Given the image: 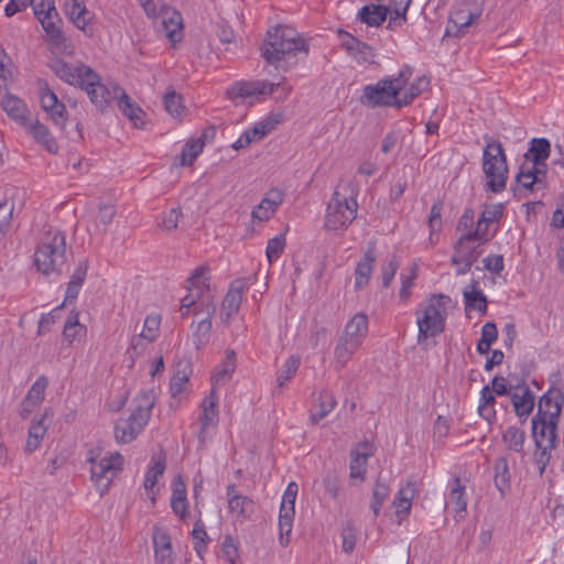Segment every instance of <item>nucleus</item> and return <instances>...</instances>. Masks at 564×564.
<instances>
[{
    "instance_id": "nucleus-27",
    "label": "nucleus",
    "mask_w": 564,
    "mask_h": 564,
    "mask_svg": "<svg viewBox=\"0 0 564 564\" xmlns=\"http://www.w3.org/2000/svg\"><path fill=\"white\" fill-rule=\"evenodd\" d=\"M191 314H194L198 318L196 323L192 324V336L196 349H199L209 341L212 318L215 313L208 314L205 308H196L192 310Z\"/></svg>"
},
{
    "instance_id": "nucleus-39",
    "label": "nucleus",
    "mask_w": 564,
    "mask_h": 564,
    "mask_svg": "<svg viewBox=\"0 0 564 564\" xmlns=\"http://www.w3.org/2000/svg\"><path fill=\"white\" fill-rule=\"evenodd\" d=\"M415 497V487L412 482L403 485L395 499L393 500V508L395 510V517L398 522L401 523L405 519L411 510L412 501Z\"/></svg>"
},
{
    "instance_id": "nucleus-52",
    "label": "nucleus",
    "mask_w": 564,
    "mask_h": 564,
    "mask_svg": "<svg viewBox=\"0 0 564 564\" xmlns=\"http://www.w3.org/2000/svg\"><path fill=\"white\" fill-rule=\"evenodd\" d=\"M495 403L496 394H494V391L490 390V387L487 384L480 392L478 413L489 423L496 417Z\"/></svg>"
},
{
    "instance_id": "nucleus-5",
    "label": "nucleus",
    "mask_w": 564,
    "mask_h": 564,
    "mask_svg": "<svg viewBox=\"0 0 564 564\" xmlns=\"http://www.w3.org/2000/svg\"><path fill=\"white\" fill-rule=\"evenodd\" d=\"M154 403L155 397L150 390L141 391L137 395L130 415L116 422L115 438L118 443H130L143 431Z\"/></svg>"
},
{
    "instance_id": "nucleus-56",
    "label": "nucleus",
    "mask_w": 564,
    "mask_h": 564,
    "mask_svg": "<svg viewBox=\"0 0 564 564\" xmlns=\"http://www.w3.org/2000/svg\"><path fill=\"white\" fill-rule=\"evenodd\" d=\"M236 369L235 352L228 351L226 359L217 367L213 375L214 384H225L229 381Z\"/></svg>"
},
{
    "instance_id": "nucleus-8",
    "label": "nucleus",
    "mask_w": 564,
    "mask_h": 564,
    "mask_svg": "<svg viewBox=\"0 0 564 564\" xmlns=\"http://www.w3.org/2000/svg\"><path fill=\"white\" fill-rule=\"evenodd\" d=\"M90 477L102 495L112 479L122 469L123 458L118 452L102 454L100 449L89 452Z\"/></svg>"
},
{
    "instance_id": "nucleus-22",
    "label": "nucleus",
    "mask_w": 564,
    "mask_h": 564,
    "mask_svg": "<svg viewBox=\"0 0 564 564\" xmlns=\"http://www.w3.org/2000/svg\"><path fill=\"white\" fill-rule=\"evenodd\" d=\"M51 68L63 82L79 86L80 88L86 83V70L91 69L84 64L70 65L62 58H54L51 63Z\"/></svg>"
},
{
    "instance_id": "nucleus-49",
    "label": "nucleus",
    "mask_w": 564,
    "mask_h": 564,
    "mask_svg": "<svg viewBox=\"0 0 564 564\" xmlns=\"http://www.w3.org/2000/svg\"><path fill=\"white\" fill-rule=\"evenodd\" d=\"M48 414V410H45L44 414L39 421H33L28 433V438L25 443V452L33 453L36 451L45 434H46V426L43 424V421L45 416Z\"/></svg>"
},
{
    "instance_id": "nucleus-59",
    "label": "nucleus",
    "mask_w": 564,
    "mask_h": 564,
    "mask_svg": "<svg viewBox=\"0 0 564 564\" xmlns=\"http://www.w3.org/2000/svg\"><path fill=\"white\" fill-rule=\"evenodd\" d=\"M390 494L389 486L381 481L380 479L377 480L373 490H372V500H371V510L373 511L375 516H378L381 509L382 503L388 498Z\"/></svg>"
},
{
    "instance_id": "nucleus-6",
    "label": "nucleus",
    "mask_w": 564,
    "mask_h": 564,
    "mask_svg": "<svg viewBox=\"0 0 564 564\" xmlns=\"http://www.w3.org/2000/svg\"><path fill=\"white\" fill-rule=\"evenodd\" d=\"M66 262L65 235L56 229L43 234L34 252V263L43 274L61 272Z\"/></svg>"
},
{
    "instance_id": "nucleus-60",
    "label": "nucleus",
    "mask_w": 564,
    "mask_h": 564,
    "mask_svg": "<svg viewBox=\"0 0 564 564\" xmlns=\"http://www.w3.org/2000/svg\"><path fill=\"white\" fill-rule=\"evenodd\" d=\"M13 212L14 202L12 199L6 198L0 203V238L10 229Z\"/></svg>"
},
{
    "instance_id": "nucleus-11",
    "label": "nucleus",
    "mask_w": 564,
    "mask_h": 564,
    "mask_svg": "<svg viewBox=\"0 0 564 564\" xmlns=\"http://www.w3.org/2000/svg\"><path fill=\"white\" fill-rule=\"evenodd\" d=\"M562 405L563 395L561 391L551 390L545 393L540 399L536 414L532 417V429H534L535 422L538 430L556 433Z\"/></svg>"
},
{
    "instance_id": "nucleus-37",
    "label": "nucleus",
    "mask_w": 564,
    "mask_h": 564,
    "mask_svg": "<svg viewBox=\"0 0 564 564\" xmlns=\"http://www.w3.org/2000/svg\"><path fill=\"white\" fill-rule=\"evenodd\" d=\"M376 261L373 248L368 249L362 258L358 261L355 270V289L361 290L366 288L370 281Z\"/></svg>"
},
{
    "instance_id": "nucleus-2",
    "label": "nucleus",
    "mask_w": 564,
    "mask_h": 564,
    "mask_svg": "<svg viewBox=\"0 0 564 564\" xmlns=\"http://www.w3.org/2000/svg\"><path fill=\"white\" fill-rule=\"evenodd\" d=\"M359 194L358 182L352 178L341 180L327 206L324 219V228L329 231L345 230L356 218Z\"/></svg>"
},
{
    "instance_id": "nucleus-24",
    "label": "nucleus",
    "mask_w": 564,
    "mask_h": 564,
    "mask_svg": "<svg viewBox=\"0 0 564 564\" xmlns=\"http://www.w3.org/2000/svg\"><path fill=\"white\" fill-rule=\"evenodd\" d=\"M65 14L70 22L80 31H90L94 21V13L89 11L82 0H66L64 3Z\"/></svg>"
},
{
    "instance_id": "nucleus-38",
    "label": "nucleus",
    "mask_w": 564,
    "mask_h": 564,
    "mask_svg": "<svg viewBox=\"0 0 564 564\" xmlns=\"http://www.w3.org/2000/svg\"><path fill=\"white\" fill-rule=\"evenodd\" d=\"M336 406V400L332 392L327 390L321 391L315 398L312 405L310 420L312 423L317 424L326 417Z\"/></svg>"
},
{
    "instance_id": "nucleus-62",
    "label": "nucleus",
    "mask_w": 564,
    "mask_h": 564,
    "mask_svg": "<svg viewBox=\"0 0 564 564\" xmlns=\"http://www.w3.org/2000/svg\"><path fill=\"white\" fill-rule=\"evenodd\" d=\"M204 143L200 140L186 142L181 153V165H191L203 151Z\"/></svg>"
},
{
    "instance_id": "nucleus-18",
    "label": "nucleus",
    "mask_w": 564,
    "mask_h": 564,
    "mask_svg": "<svg viewBox=\"0 0 564 564\" xmlns=\"http://www.w3.org/2000/svg\"><path fill=\"white\" fill-rule=\"evenodd\" d=\"M534 440L533 462L538 466L540 475H542L550 463L552 451L555 448L557 436L554 432L538 430L534 424L532 429Z\"/></svg>"
},
{
    "instance_id": "nucleus-33",
    "label": "nucleus",
    "mask_w": 564,
    "mask_h": 564,
    "mask_svg": "<svg viewBox=\"0 0 564 564\" xmlns=\"http://www.w3.org/2000/svg\"><path fill=\"white\" fill-rule=\"evenodd\" d=\"M343 47L347 54L358 63H372L376 56L375 48L361 41L360 37H346Z\"/></svg>"
},
{
    "instance_id": "nucleus-35",
    "label": "nucleus",
    "mask_w": 564,
    "mask_h": 564,
    "mask_svg": "<svg viewBox=\"0 0 564 564\" xmlns=\"http://www.w3.org/2000/svg\"><path fill=\"white\" fill-rule=\"evenodd\" d=\"M192 367L188 362L180 364L177 370L171 379V394L173 399H184L191 390L189 377Z\"/></svg>"
},
{
    "instance_id": "nucleus-51",
    "label": "nucleus",
    "mask_w": 564,
    "mask_h": 564,
    "mask_svg": "<svg viewBox=\"0 0 564 564\" xmlns=\"http://www.w3.org/2000/svg\"><path fill=\"white\" fill-rule=\"evenodd\" d=\"M464 299L466 303V307L469 310H476L481 314L486 313L487 310V300L480 290L477 288L476 282H471L464 290Z\"/></svg>"
},
{
    "instance_id": "nucleus-7",
    "label": "nucleus",
    "mask_w": 564,
    "mask_h": 564,
    "mask_svg": "<svg viewBox=\"0 0 564 564\" xmlns=\"http://www.w3.org/2000/svg\"><path fill=\"white\" fill-rule=\"evenodd\" d=\"M451 308V297L443 294L432 295L423 302L416 312L419 339L441 334Z\"/></svg>"
},
{
    "instance_id": "nucleus-12",
    "label": "nucleus",
    "mask_w": 564,
    "mask_h": 564,
    "mask_svg": "<svg viewBox=\"0 0 564 564\" xmlns=\"http://www.w3.org/2000/svg\"><path fill=\"white\" fill-rule=\"evenodd\" d=\"M486 241L485 235H477V230L463 236L455 246V253L452 258L453 264L457 267V273L464 274L469 271L471 264L477 260L481 242Z\"/></svg>"
},
{
    "instance_id": "nucleus-20",
    "label": "nucleus",
    "mask_w": 564,
    "mask_h": 564,
    "mask_svg": "<svg viewBox=\"0 0 564 564\" xmlns=\"http://www.w3.org/2000/svg\"><path fill=\"white\" fill-rule=\"evenodd\" d=\"M26 2H30L33 7L34 14L46 32V35H56L58 33L57 24L59 18L53 0H24L22 4L25 6Z\"/></svg>"
},
{
    "instance_id": "nucleus-58",
    "label": "nucleus",
    "mask_w": 564,
    "mask_h": 564,
    "mask_svg": "<svg viewBox=\"0 0 564 564\" xmlns=\"http://www.w3.org/2000/svg\"><path fill=\"white\" fill-rule=\"evenodd\" d=\"M50 41L47 43L51 52L56 56L55 58H61L62 56H72L74 54V47L70 43L69 37H48Z\"/></svg>"
},
{
    "instance_id": "nucleus-40",
    "label": "nucleus",
    "mask_w": 564,
    "mask_h": 564,
    "mask_svg": "<svg viewBox=\"0 0 564 564\" xmlns=\"http://www.w3.org/2000/svg\"><path fill=\"white\" fill-rule=\"evenodd\" d=\"M243 291L245 283L238 282L236 285L231 286L227 292L220 310V317L225 322H227L231 316H234L239 311Z\"/></svg>"
},
{
    "instance_id": "nucleus-61",
    "label": "nucleus",
    "mask_w": 564,
    "mask_h": 564,
    "mask_svg": "<svg viewBox=\"0 0 564 564\" xmlns=\"http://www.w3.org/2000/svg\"><path fill=\"white\" fill-rule=\"evenodd\" d=\"M502 215V205L501 204H494L490 206H487L482 214L480 219L477 224V235H485V232H481V226H488L489 224H492L494 221L498 220Z\"/></svg>"
},
{
    "instance_id": "nucleus-15",
    "label": "nucleus",
    "mask_w": 564,
    "mask_h": 564,
    "mask_svg": "<svg viewBox=\"0 0 564 564\" xmlns=\"http://www.w3.org/2000/svg\"><path fill=\"white\" fill-rule=\"evenodd\" d=\"M161 315L159 313L149 314L144 322L140 334L132 337L126 357L132 366L135 358L143 354L147 346L153 343L160 335Z\"/></svg>"
},
{
    "instance_id": "nucleus-48",
    "label": "nucleus",
    "mask_w": 564,
    "mask_h": 564,
    "mask_svg": "<svg viewBox=\"0 0 564 564\" xmlns=\"http://www.w3.org/2000/svg\"><path fill=\"white\" fill-rule=\"evenodd\" d=\"M411 1L412 0H390L389 6L386 7L389 9V30L395 31L397 26L402 25L405 22V14Z\"/></svg>"
},
{
    "instance_id": "nucleus-64",
    "label": "nucleus",
    "mask_w": 564,
    "mask_h": 564,
    "mask_svg": "<svg viewBox=\"0 0 564 564\" xmlns=\"http://www.w3.org/2000/svg\"><path fill=\"white\" fill-rule=\"evenodd\" d=\"M164 106L166 111L175 118L180 117L184 111L182 97L174 90H169L164 95Z\"/></svg>"
},
{
    "instance_id": "nucleus-45",
    "label": "nucleus",
    "mask_w": 564,
    "mask_h": 564,
    "mask_svg": "<svg viewBox=\"0 0 564 564\" xmlns=\"http://www.w3.org/2000/svg\"><path fill=\"white\" fill-rule=\"evenodd\" d=\"M165 470V458L163 456H158L153 458L152 466L145 474L144 478V489L148 496L154 501L155 494L158 492L156 482L160 477L164 474Z\"/></svg>"
},
{
    "instance_id": "nucleus-55",
    "label": "nucleus",
    "mask_w": 564,
    "mask_h": 564,
    "mask_svg": "<svg viewBox=\"0 0 564 564\" xmlns=\"http://www.w3.org/2000/svg\"><path fill=\"white\" fill-rule=\"evenodd\" d=\"M116 215V207L111 203H101L94 221V230L96 232H105L113 220Z\"/></svg>"
},
{
    "instance_id": "nucleus-1",
    "label": "nucleus",
    "mask_w": 564,
    "mask_h": 564,
    "mask_svg": "<svg viewBox=\"0 0 564 564\" xmlns=\"http://www.w3.org/2000/svg\"><path fill=\"white\" fill-rule=\"evenodd\" d=\"M412 73L409 68L400 70L397 76L379 80L364 88L361 101L370 106H394L401 108L411 104L430 82L425 76L416 77L410 85Z\"/></svg>"
},
{
    "instance_id": "nucleus-17",
    "label": "nucleus",
    "mask_w": 564,
    "mask_h": 564,
    "mask_svg": "<svg viewBox=\"0 0 564 564\" xmlns=\"http://www.w3.org/2000/svg\"><path fill=\"white\" fill-rule=\"evenodd\" d=\"M284 115L282 111L271 112L260 121L256 122L252 128L247 129L234 143L235 150H241L265 138L276 127L282 123Z\"/></svg>"
},
{
    "instance_id": "nucleus-41",
    "label": "nucleus",
    "mask_w": 564,
    "mask_h": 564,
    "mask_svg": "<svg viewBox=\"0 0 564 564\" xmlns=\"http://www.w3.org/2000/svg\"><path fill=\"white\" fill-rule=\"evenodd\" d=\"M117 105L121 112L133 123V126L137 128L144 126L145 112L139 105L131 100L124 90L120 93L119 98L117 99Z\"/></svg>"
},
{
    "instance_id": "nucleus-63",
    "label": "nucleus",
    "mask_w": 564,
    "mask_h": 564,
    "mask_svg": "<svg viewBox=\"0 0 564 564\" xmlns=\"http://www.w3.org/2000/svg\"><path fill=\"white\" fill-rule=\"evenodd\" d=\"M300 366L299 357L291 356L288 358L285 364L283 365L279 376H278V384L279 387H283L290 381L294 375L296 373Z\"/></svg>"
},
{
    "instance_id": "nucleus-23",
    "label": "nucleus",
    "mask_w": 564,
    "mask_h": 564,
    "mask_svg": "<svg viewBox=\"0 0 564 564\" xmlns=\"http://www.w3.org/2000/svg\"><path fill=\"white\" fill-rule=\"evenodd\" d=\"M41 106L48 117L59 126L65 124L67 112L65 105L58 100L56 94L52 91L47 85L41 87L40 90Z\"/></svg>"
},
{
    "instance_id": "nucleus-54",
    "label": "nucleus",
    "mask_w": 564,
    "mask_h": 564,
    "mask_svg": "<svg viewBox=\"0 0 564 564\" xmlns=\"http://www.w3.org/2000/svg\"><path fill=\"white\" fill-rule=\"evenodd\" d=\"M494 481L498 490L503 495L510 485V471L506 457H499L494 465Z\"/></svg>"
},
{
    "instance_id": "nucleus-19",
    "label": "nucleus",
    "mask_w": 564,
    "mask_h": 564,
    "mask_svg": "<svg viewBox=\"0 0 564 564\" xmlns=\"http://www.w3.org/2000/svg\"><path fill=\"white\" fill-rule=\"evenodd\" d=\"M227 508L235 522L243 523L253 513V501L242 495L235 485L227 487Z\"/></svg>"
},
{
    "instance_id": "nucleus-47",
    "label": "nucleus",
    "mask_w": 564,
    "mask_h": 564,
    "mask_svg": "<svg viewBox=\"0 0 564 564\" xmlns=\"http://www.w3.org/2000/svg\"><path fill=\"white\" fill-rule=\"evenodd\" d=\"M360 347L361 345L339 336L334 350L335 364L340 368L345 367Z\"/></svg>"
},
{
    "instance_id": "nucleus-28",
    "label": "nucleus",
    "mask_w": 564,
    "mask_h": 564,
    "mask_svg": "<svg viewBox=\"0 0 564 564\" xmlns=\"http://www.w3.org/2000/svg\"><path fill=\"white\" fill-rule=\"evenodd\" d=\"M0 107L12 120L23 127L31 119L29 117L30 111L25 104L19 97L8 91L0 93Z\"/></svg>"
},
{
    "instance_id": "nucleus-57",
    "label": "nucleus",
    "mask_w": 564,
    "mask_h": 564,
    "mask_svg": "<svg viewBox=\"0 0 564 564\" xmlns=\"http://www.w3.org/2000/svg\"><path fill=\"white\" fill-rule=\"evenodd\" d=\"M502 441L508 449L521 452L525 441V432L519 427L510 426L503 432Z\"/></svg>"
},
{
    "instance_id": "nucleus-36",
    "label": "nucleus",
    "mask_w": 564,
    "mask_h": 564,
    "mask_svg": "<svg viewBox=\"0 0 564 564\" xmlns=\"http://www.w3.org/2000/svg\"><path fill=\"white\" fill-rule=\"evenodd\" d=\"M171 507L181 520H185L189 514L186 486L181 476L175 477L172 482Z\"/></svg>"
},
{
    "instance_id": "nucleus-30",
    "label": "nucleus",
    "mask_w": 564,
    "mask_h": 564,
    "mask_svg": "<svg viewBox=\"0 0 564 564\" xmlns=\"http://www.w3.org/2000/svg\"><path fill=\"white\" fill-rule=\"evenodd\" d=\"M370 455L371 448L366 443L351 451L349 477L354 484H360L366 479L367 460Z\"/></svg>"
},
{
    "instance_id": "nucleus-26",
    "label": "nucleus",
    "mask_w": 564,
    "mask_h": 564,
    "mask_svg": "<svg viewBox=\"0 0 564 564\" xmlns=\"http://www.w3.org/2000/svg\"><path fill=\"white\" fill-rule=\"evenodd\" d=\"M467 500L466 486L460 479H453L449 484V494L446 506L454 513V518L457 521L465 518Z\"/></svg>"
},
{
    "instance_id": "nucleus-32",
    "label": "nucleus",
    "mask_w": 564,
    "mask_h": 564,
    "mask_svg": "<svg viewBox=\"0 0 564 564\" xmlns=\"http://www.w3.org/2000/svg\"><path fill=\"white\" fill-rule=\"evenodd\" d=\"M546 170L534 166L530 162H523L517 175L518 183L524 188L536 189L544 188V177Z\"/></svg>"
},
{
    "instance_id": "nucleus-21",
    "label": "nucleus",
    "mask_w": 564,
    "mask_h": 564,
    "mask_svg": "<svg viewBox=\"0 0 564 564\" xmlns=\"http://www.w3.org/2000/svg\"><path fill=\"white\" fill-rule=\"evenodd\" d=\"M152 540L155 564H176V555L167 530L162 527H155Z\"/></svg>"
},
{
    "instance_id": "nucleus-43",
    "label": "nucleus",
    "mask_w": 564,
    "mask_h": 564,
    "mask_svg": "<svg viewBox=\"0 0 564 564\" xmlns=\"http://www.w3.org/2000/svg\"><path fill=\"white\" fill-rule=\"evenodd\" d=\"M550 155V142L544 139H533L528 152L524 155V162H530L534 166L546 170L545 160Z\"/></svg>"
},
{
    "instance_id": "nucleus-31",
    "label": "nucleus",
    "mask_w": 564,
    "mask_h": 564,
    "mask_svg": "<svg viewBox=\"0 0 564 564\" xmlns=\"http://www.w3.org/2000/svg\"><path fill=\"white\" fill-rule=\"evenodd\" d=\"M24 128L34 141L46 149L50 153L56 154L58 152V144L55 138L52 135L48 128L37 119H30Z\"/></svg>"
},
{
    "instance_id": "nucleus-10",
    "label": "nucleus",
    "mask_w": 564,
    "mask_h": 564,
    "mask_svg": "<svg viewBox=\"0 0 564 564\" xmlns=\"http://www.w3.org/2000/svg\"><path fill=\"white\" fill-rule=\"evenodd\" d=\"M261 56L272 65L290 62L299 53L307 52L304 37H267L260 46Z\"/></svg>"
},
{
    "instance_id": "nucleus-42",
    "label": "nucleus",
    "mask_w": 564,
    "mask_h": 564,
    "mask_svg": "<svg viewBox=\"0 0 564 564\" xmlns=\"http://www.w3.org/2000/svg\"><path fill=\"white\" fill-rule=\"evenodd\" d=\"M480 17V12L470 8V3L465 2L458 6L449 15V21L464 32L466 28L473 25Z\"/></svg>"
},
{
    "instance_id": "nucleus-29",
    "label": "nucleus",
    "mask_w": 564,
    "mask_h": 564,
    "mask_svg": "<svg viewBox=\"0 0 564 564\" xmlns=\"http://www.w3.org/2000/svg\"><path fill=\"white\" fill-rule=\"evenodd\" d=\"M283 202V192L279 188L270 189L261 202L253 208L252 218L258 221L269 220Z\"/></svg>"
},
{
    "instance_id": "nucleus-4",
    "label": "nucleus",
    "mask_w": 564,
    "mask_h": 564,
    "mask_svg": "<svg viewBox=\"0 0 564 564\" xmlns=\"http://www.w3.org/2000/svg\"><path fill=\"white\" fill-rule=\"evenodd\" d=\"M187 294L182 299L180 314L183 318L191 315L192 310L205 308L208 314L216 312V304L210 288L209 268H196L187 279Z\"/></svg>"
},
{
    "instance_id": "nucleus-3",
    "label": "nucleus",
    "mask_w": 564,
    "mask_h": 564,
    "mask_svg": "<svg viewBox=\"0 0 564 564\" xmlns=\"http://www.w3.org/2000/svg\"><path fill=\"white\" fill-rule=\"evenodd\" d=\"M293 90L286 77L280 76L278 80L256 79L237 82L227 89V96L236 104H241L248 98L260 99L271 96L276 102L285 101Z\"/></svg>"
},
{
    "instance_id": "nucleus-50",
    "label": "nucleus",
    "mask_w": 564,
    "mask_h": 564,
    "mask_svg": "<svg viewBox=\"0 0 564 564\" xmlns=\"http://www.w3.org/2000/svg\"><path fill=\"white\" fill-rule=\"evenodd\" d=\"M88 270V263L86 261H80L75 268L74 272L70 275L69 283L67 285L65 302L73 301L77 297L79 290L85 281L86 274Z\"/></svg>"
},
{
    "instance_id": "nucleus-44",
    "label": "nucleus",
    "mask_w": 564,
    "mask_h": 564,
    "mask_svg": "<svg viewBox=\"0 0 564 564\" xmlns=\"http://www.w3.org/2000/svg\"><path fill=\"white\" fill-rule=\"evenodd\" d=\"M156 18L160 19L165 35H175L183 30V18L175 9L162 6Z\"/></svg>"
},
{
    "instance_id": "nucleus-14",
    "label": "nucleus",
    "mask_w": 564,
    "mask_h": 564,
    "mask_svg": "<svg viewBox=\"0 0 564 564\" xmlns=\"http://www.w3.org/2000/svg\"><path fill=\"white\" fill-rule=\"evenodd\" d=\"M82 88L99 109L106 108L113 99H118L123 90L116 84H102L99 75L94 69L86 70V83Z\"/></svg>"
},
{
    "instance_id": "nucleus-16",
    "label": "nucleus",
    "mask_w": 564,
    "mask_h": 564,
    "mask_svg": "<svg viewBox=\"0 0 564 564\" xmlns=\"http://www.w3.org/2000/svg\"><path fill=\"white\" fill-rule=\"evenodd\" d=\"M299 492V486L295 481H291L282 497L279 513V541L282 546H288L290 543V535L293 528V520L295 516V500Z\"/></svg>"
},
{
    "instance_id": "nucleus-34",
    "label": "nucleus",
    "mask_w": 564,
    "mask_h": 564,
    "mask_svg": "<svg viewBox=\"0 0 564 564\" xmlns=\"http://www.w3.org/2000/svg\"><path fill=\"white\" fill-rule=\"evenodd\" d=\"M367 335L368 316L365 313H357L348 321L340 336L362 346Z\"/></svg>"
},
{
    "instance_id": "nucleus-25",
    "label": "nucleus",
    "mask_w": 564,
    "mask_h": 564,
    "mask_svg": "<svg viewBox=\"0 0 564 564\" xmlns=\"http://www.w3.org/2000/svg\"><path fill=\"white\" fill-rule=\"evenodd\" d=\"M48 386V379L45 376H40L22 401L21 416L26 419L35 412L42 404L45 395V390Z\"/></svg>"
},
{
    "instance_id": "nucleus-46",
    "label": "nucleus",
    "mask_w": 564,
    "mask_h": 564,
    "mask_svg": "<svg viewBox=\"0 0 564 564\" xmlns=\"http://www.w3.org/2000/svg\"><path fill=\"white\" fill-rule=\"evenodd\" d=\"M389 9L386 6L370 3L362 7L358 12V18L362 23L369 26H379L387 18Z\"/></svg>"
},
{
    "instance_id": "nucleus-9",
    "label": "nucleus",
    "mask_w": 564,
    "mask_h": 564,
    "mask_svg": "<svg viewBox=\"0 0 564 564\" xmlns=\"http://www.w3.org/2000/svg\"><path fill=\"white\" fill-rule=\"evenodd\" d=\"M482 170L488 180L487 186L492 192H500L506 187L508 166L502 144L499 141L491 140L484 149Z\"/></svg>"
},
{
    "instance_id": "nucleus-13",
    "label": "nucleus",
    "mask_w": 564,
    "mask_h": 564,
    "mask_svg": "<svg viewBox=\"0 0 564 564\" xmlns=\"http://www.w3.org/2000/svg\"><path fill=\"white\" fill-rule=\"evenodd\" d=\"M218 422V397L214 390H212V392L202 401L200 412L198 415L197 440L200 446H204L213 438L217 430Z\"/></svg>"
},
{
    "instance_id": "nucleus-53",
    "label": "nucleus",
    "mask_w": 564,
    "mask_h": 564,
    "mask_svg": "<svg viewBox=\"0 0 564 564\" xmlns=\"http://www.w3.org/2000/svg\"><path fill=\"white\" fill-rule=\"evenodd\" d=\"M512 404L514 406L516 413L520 417H527L534 406V397L529 391V389H521L519 392L512 394Z\"/></svg>"
}]
</instances>
